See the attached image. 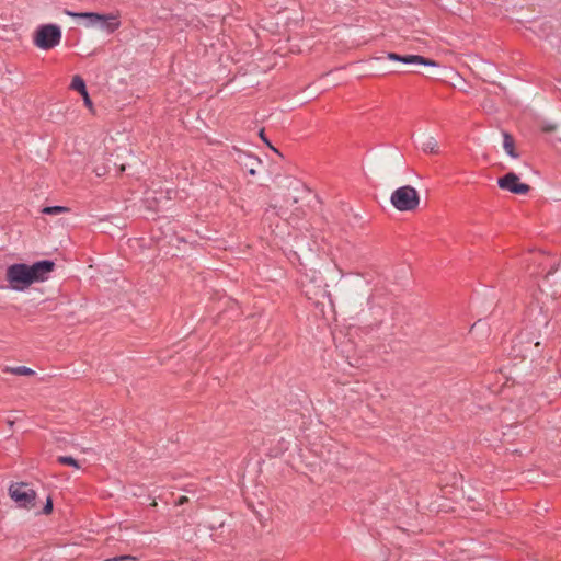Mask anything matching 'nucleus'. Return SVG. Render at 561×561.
<instances>
[{"instance_id": "1", "label": "nucleus", "mask_w": 561, "mask_h": 561, "mask_svg": "<svg viewBox=\"0 0 561 561\" xmlns=\"http://www.w3.org/2000/svg\"><path fill=\"white\" fill-rule=\"evenodd\" d=\"M390 202L400 211H411L417 208L420 195L413 186L404 185L392 192Z\"/></svg>"}, {"instance_id": "2", "label": "nucleus", "mask_w": 561, "mask_h": 561, "mask_svg": "<svg viewBox=\"0 0 561 561\" xmlns=\"http://www.w3.org/2000/svg\"><path fill=\"white\" fill-rule=\"evenodd\" d=\"M61 41V30L55 24L39 26L34 34V44L44 50L57 46Z\"/></svg>"}, {"instance_id": "3", "label": "nucleus", "mask_w": 561, "mask_h": 561, "mask_svg": "<svg viewBox=\"0 0 561 561\" xmlns=\"http://www.w3.org/2000/svg\"><path fill=\"white\" fill-rule=\"evenodd\" d=\"M5 278L10 287L14 290H24L31 286L28 265L25 263H15L8 266Z\"/></svg>"}, {"instance_id": "4", "label": "nucleus", "mask_w": 561, "mask_h": 561, "mask_svg": "<svg viewBox=\"0 0 561 561\" xmlns=\"http://www.w3.org/2000/svg\"><path fill=\"white\" fill-rule=\"evenodd\" d=\"M11 499L20 507L32 508L35 506L36 492L26 483H14L9 488Z\"/></svg>"}, {"instance_id": "5", "label": "nucleus", "mask_w": 561, "mask_h": 561, "mask_svg": "<svg viewBox=\"0 0 561 561\" xmlns=\"http://www.w3.org/2000/svg\"><path fill=\"white\" fill-rule=\"evenodd\" d=\"M499 186L502 190H506L511 193L518 195H526L530 191V186L519 182V178L514 172H508L497 181Z\"/></svg>"}, {"instance_id": "6", "label": "nucleus", "mask_w": 561, "mask_h": 561, "mask_svg": "<svg viewBox=\"0 0 561 561\" xmlns=\"http://www.w3.org/2000/svg\"><path fill=\"white\" fill-rule=\"evenodd\" d=\"M55 263L50 260H43L28 265L30 282L31 285L37 282H44L48 279L49 274L54 271Z\"/></svg>"}, {"instance_id": "7", "label": "nucleus", "mask_w": 561, "mask_h": 561, "mask_svg": "<svg viewBox=\"0 0 561 561\" xmlns=\"http://www.w3.org/2000/svg\"><path fill=\"white\" fill-rule=\"evenodd\" d=\"M388 59L393 61H400L404 64H419L424 66H437V62L433 59L425 58L420 55H399L397 53H388Z\"/></svg>"}, {"instance_id": "8", "label": "nucleus", "mask_w": 561, "mask_h": 561, "mask_svg": "<svg viewBox=\"0 0 561 561\" xmlns=\"http://www.w3.org/2000/svg\"><path fill=\"white\" fill-rule=\"evenodd\" d=\"M70 88L81 94L84 105L93 113V103L90 99L85 82L82 79V77H80L79 75L73 76Z\"/></svg>"}, {"instance_id": "9", "label": "nucleus", "mask_w": 561, "mask_h": 561, "mask_svg": "<svg viewBox=\"0 0 561 561\" xmlns=\"http://www.w3.org/2000/svg\"><path fill=\"white\" fill-rule=\"evenodd\" d=\"M105 20H101L99 22L101 27L105 30L107 33H114L121 26V14L118 11L112 12L108 14H104Z\"/></svg>"}, {"instance_id": "10", "label": "nucleus", "mask_w": 561, "mask_h": 561, "mask_svg": "<svg viewBox=\"0 0 561 561\" xmlns=\"http://www.w3.org/2000/svg\"><path fill=\"white\" fill-rule=\"evenodd\" d=\"M64 12L66 15L75 18V19H87V20H89L90 25H95L99 22H101V20H105L104 14L96 13V12H73L68 9H65Z\"/></svg>"}, {"instance_id": "11", "label": "nucleus", "mask_w": 561, "mask_h": 561, "mask_svg": "<svg viewBox=\"0 0 561 561\" xmlns=\"http://www.w3.org/2000/svg\"><path fill=\"white\" fill-rule=\"evenodd\" d=\"M503 147L508 156L512 158H518V153L515 150V140L508 133L503 134Z\"/></svg>"}, {"instance_id": "12", "label": "nucleus", "mask_w": 561, "mask_h": 561, "mask_svg": "<svg viewBox=\"0 0 561 561\" xmlns=\"http://www.w3.org/2000/svg\"><path fill=\"white\" fill-rule=\"evenodd\" d=\"M422 149L426 153L437 154L438 151V145L435 138L431 137L422 145Z\"/></svg>"}, {"instance_id": "13", "label": "nucleus", "mask_w": 561, "mask_h": 561, "mask_svg": "<svg viewBox=\"0 0 561 561\" xmlns=\"http://www.w3.org/2000/svg\"><path fill=\"white\" fill-rule=\"evenodd\" d=\"M7 373H11L16 376H33L35 371L28 367L25 366H18L13 368H7Z\"/></svg>"}, {"instance_id": "14", "label": "nucleus", "mask_w": 561, "mask_h": 561, "mask_svg": "<svg viewBox=\"0 0 561 561\" xmlns=\"http://www.w3.org/2000/svg\"><path fill=\"white\" fill-rule=\"evenodd\" d=\"M69 211H70V209L65 206H47V207H44L42 210V213L46 214V215H58V214H65V213H69Z\"/></svg>"}, {"instance_id": "15", "label": "nucleus", "mask_w": 561, "mask_h": 561, "mask_svg": "<svg viewBox=\"0 0 561 561\" xmlns=\"http://www.w3.org/2000/svg\"><path fill=\"white\" fill-rule=\"evenodd\" d=\"M57 462L60 463V465H64V466H71V467H73L76 469L80 468V465H79L78 460H76L71 456H59L57 458Z\"/></svg>"}, {"instance_id": "16", "label": "nucleus", "mask_w": 561, "mask_h": 561, "mask_svg": "<svg viewBox=\"0 0 561 561\" xmlns=\"http://www.w3.org/2000/svg\"><path fill=\"white\" fill-rule=\"evenodd\" d=\"M557 129V125L552 123H543L540 125V130L545 134L552 133Z\"/></svg>"}, {"instance_id": "17", "label": "nucleus", "mask_w": 561, "mask_h": 561, "mask_svg": "<svg viewBox=\"0 0 561 561\" xmlns=\"http://www.w3.org/2000/svg\"><path fill=\"white\" fill-rule=\"evenodd\" d=\"M53 511V501L50 497L47 499V502L43 508L44 514H50Z\"/></svg>"}, {"instance_id": "18", "label": "nucleus", "mask_w": 561, "mask_h": 561, "mask_svg": "<svg viewBox=\"0 0 561 561\" xmlns=\"http://www.w3.org/2000/svg\"><path fill=\"white\" fill-rule=\"evenodd\" d=\"M260 137H261V139H262V140H263V141H264V142L270 147V148H272L275 152L279 153V152H278V150H277V149H275V148L270 144V141H268V140H267V138L265 137V134H264V130H263V129L260 131Z\"/></svg>"}, {"instance_id": "19", "label": "nucleus", "mask_w": 561, "mask_h": 561, "mask_svg": "<svg viewBox=\"0 0 561 561\" xmlns=\"http://www.w3.org/2000/svg\"><path fill=\"white\" fill-rule=\"evenodd\" d=\"M187 502H188V497H187V496H185V495H182V496H180V497L178 499V501L175 502V505H176V506H181V505H183V504H185V503H187Z\"/></svg>"}, {"instance_id": "20", "label": "nucleus", "mask_w": 561, "mask_h": 561, "mask_svg": "<svg viewBox=\"0 0 561 561\" xmlns=\"http://www.w3.org/2000/svg\"><path fill=\"white\" fill-rule=\"evenodd\" d=\"M558 266L557 264H552L549 271L545 274V278H548L550 275H552L557 271Z\"/></svg>"}]
</instances>
